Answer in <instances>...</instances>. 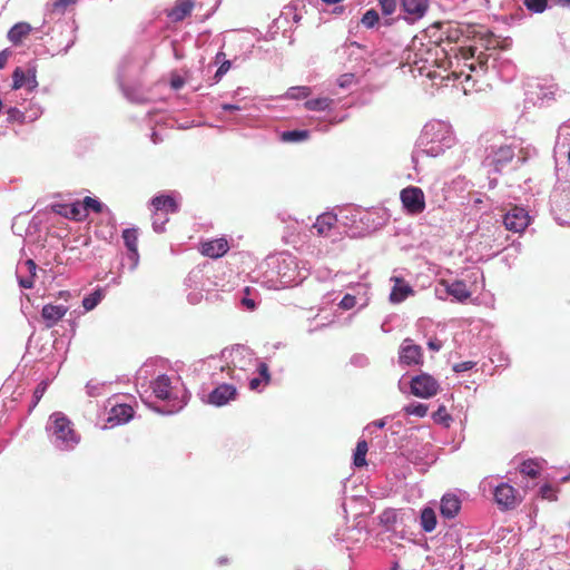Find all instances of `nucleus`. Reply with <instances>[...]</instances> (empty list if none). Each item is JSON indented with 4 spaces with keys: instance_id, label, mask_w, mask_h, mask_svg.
<instances>
[{
    "instance_id": "obj_1",
    "label": "nucleus",
    "mask_w": 570,
    "mask_h": 570,
    "mask_svg": "<svg viewBox=\"0 0 570 570\" xmlns=\"http://www.w3.org/2000/svg\"><path fill=\"white\" fill-rule=\"evenodd\" d=\"M176 374H156L153 365L144 364L136 374V386L141 400L150 406L151 396L167 401L168 407H155L161 414H174L187 404V391L183 389Z\"/></svg>"
},
{
    "instance_id": "obj_2",
    "label": "nucleus",
    "mask_w": 570,
    "mask_h": 570,
    "mask_svg": "<svg viewBox=\"0 0 570 570\" xmlns=\"http://www.w3.org/2000/svg\"><path fill=\"white\" fill-rule=\"evenodd\" d=\"M309 265L288 252L269 255L261 265L262 284L268 289H281L301 284L309 273Z\"/></svg>"
},
{
    "instance_id": "obj_3",
    "label": "nucleus",
    "mask_w": 570,
    "mask_h": 570,
    "mask_svg": "<svg viewBox=\"0 0 570 570\" xmlns=\"http://www.w3.org/2000/svg\"><path fill=\"white\" fill-rule=\"evenodd\" d=\"M225 360L229 377L237 382L244 383L249 375L259 374L265 384L271 382V373L267 363L256 357L253 350L245 345H235L232 348H225L222 352Z\"/></svg>"
},
{
    "instance_id": "obj_4",
    "label": "nucleus",
    "mask_w": 570,
    "mask_h": 570,
    "mask_svg": "<svg viewBox=\"0 0 570 570\" xmlns=\"http://www.w3.org/2000/svg\"><path fill=\"white\" fill-rule=\"evenodd\" d=\"M454 135L450 124L442 120H432L425 124L419 138L416 149L412 153V163L415 170L424 157H438L454 144Z\"/></svg>"
},
{
    "instance_id": "obj_5",
    "label": "nucleus",
    "mask_w": 570,
    "mask_h": 570,
    "mask_svg": "<svg viewBox=\"0 0 570 570\" xmlns=\"http://www.w3.org/2000/svg\"><path fill=\"white\" fill-rule=\"evenodd\" d=\"M445 50L435 42H429L428 45L413 43V48L409 51L406 57V65L410 67V72L415 76H425L434 79L438 77L436 68L442 67V58Z\"/></svg>"
},
{
    "instance_id": "obj_6",
    "label": "nucleus",
    "mask_w": 570,
    "mask_h": 570,
    "mask_svg": "<svg viewBox=\"0 0 570 570\" xmlns=\"http://www.w3.org/2000/svg\"><path fill=\"white\" fill-rule=\"evenodd\" d=\"M50 443L60 451H71L80 442L72 422L62 412H53L46 424Z\"/></svg>"
},
{
    "instance_id": "obj_7",
    "label": "nucleus",
    "mask_w": 570,
    "mask_h": 570,
    "mask_svg": "<svg viewBox=\"0 0 570 570\" xmlns=\"http://www.w3.org/2000/svg\"><path fill=\"white\" fill-rule=\"evenodd\" d=\"M485 141L490 144L484 147L482 166L489 174H500L514 158L517 146L507 142L501 135H493Z\"/></svg>"
},
{
    "instance_id": "obj_8",
    "label": "nucleus",
    "mask_w": 570,
    "mask_h": 570,
    "mask_svg": "<svg viewBox=\"0 0 570 570\" xmlns=\"http://www.w3.org/2000/svg\"><path fill=\"white\" fill-rule=\"evenodd\" d=\"M347 213L351 214L352 224H355L357 218L361 222L370 220V218L372 216V213L361 212L356 208L342 209V210H340L338 215L333 214V213H323V214L318 215V217L316 218V222L313 225V229L316 230V234L318 236H327L328 233L331 232V229L335 226V223L338 222V217L341 219H350V216L347 215Z\"/></svg>"
},
{
    "instance_id": "obj_9",
    "label": "nucleus",
    "mask_w": 570,
    "mask_h": 570,
    "mask_svg": "<svg viewBox=\"0 0 570 570\" xmlns=\"http://www.w3.org/2000/svg\"><path fill=\"white\" fill-rule=\"evenodd\" d=\"M139 66L136 63L135 59L130 56L125 57L118 69V83L122 90L124 96L131 102L142 104L146 101L144 94L138 87L127 85V80L131 75H135Z\"/></svg>"
},
{
    "instance_id": "obj_10",
    "label": "nucleus",
    "mask_w": 570,
    "mask_h": 570,
    "mask_svg": "<svg viewBox=\"0 0 570 570\" xmlns=\"http://www.w3.org/2000/svg\"><path fill=\"white\" fill-rule=\"evenodd\" d=\"M400 198L407 214L419 215L425 209V197L420 187L409 186L403 188Z\"/></svg>"
},
{
    "instance_id": "obj_11",
    "label": "nucleus",
    "mask_w": 570,
    "mask_h": 570,
    "mask_svg": "<svg viewBox=\"0 0 570 570\" xmlns=\"http://www.w3.org/2000/svg\"><path fill=\"white\" fill-rule=\"evenodd\" d=\"M489 485L490 490L493 492L494 500L497 504L501 509H513L517 504V490L510 485L509 483L502 482L497 485H491L487 479L483 480L481 487L485 490V487Z\"/></svg>"
},
{
    "instance_id": "obj_12",
    "label": "nucleus",
    "mask_w": 570,
    "mask_h": 570,
    "mask_svg": "<svg viewBox=\"0 0 570 570\" xmlns=\"http://www.w3.org/2000/svg\"><path fill=\"white\" fill-rule=\"evenodd\" d=\"M410 386L412 394L421 399L434 396L440 387L439 382L428 373L413 376Z\"/></svg>"
},
{
    "instance_id": "obj_13",
    "label": "nucleus",
    "mask_w": 570,
    "mask_h": 570,
    "mask_svg": "<svg viewBox=\"0 0 570 570\" xmlns=\"http://www.w3.org/2000/svg\"><path fill=\"white\" fill-rule=\"evenodd\" d=\"M503 224L508 230L521 233L530 224L529 213L521 206H513L504 214Z\"/></svg>"
},
{
    "instance_id": "obj_14",
    "label": "nucleus",
    "mask_w": 570,
    "mask_h": 570,
    "mask_svg": "<svg viewBox=\"0 0 570 570\" xmlns=\"http://www.w3.org/2000/svg\"><path fill=\"white\" fill-rule=\"evenodd\" d=\"M237 387L232 383H220L207 395L206 403L220 407L236 400Z\"/></svg>"
},
{
    "instance_id": "obj_15",
    "label": "nucleus",
    "mask_w": 570,
    "mask_h": 570,
    "mask_svg": "<svg viewBox=\"0 0 570 570\" xmlns=\"http://www.w3.org/2000/svg\"><path fill=\"white\" fill-rule=\"evenodd\" d=\"M401 8L404 13L403 19L414 23L425 16L429 0H401Z\"/></svg>"
},
{
    "instance_id": "obj_16",
    "label": "nucleus",
    "mask_w": 570,
    "mask_h": 570,
    "mask_svg": "<svg viewBox=\"0 0 570 570\" xmlns=\"http://www.w3.org/2000/svg\"><path fill=\"white\" fill-rule=\"evenodd\" d=\"M422 347L413 343L411 338H405L399 352V358L402 364L415 365L422 363Z\"/></svg>"
},
{
    "instance_id": "obj_17",
    "label": "nucleus",
    "mask_w": 570,
    "mask_h": 570,
    "mask_svg": "<svg viewBox=\"0 0 570 570\" xmlns=\"http://www.w3.org/2000/svg\"><path fill=\"white\" fill-rule=\"evenodd\" d=\"M109 404L111 405V409L107 417V423H109L110 426L125 424L132 419L134 409L130 405L124 403H111L110 400Z\"/></svg>"
},
{
    "instance_id": "obj_18",
    "label": "nucleus",
    "mask_w": 570,
    "mask_h": 570,
    "mask_svg": "<svg viewBox=\"0 0 570 570\" xmlns=\"http://www.w3.org/2000/svg\"><path fill=\"white\" fill-rule=\"evenodd\" d=\"M37 265L32 259H27L22 266L17 269V279L19 286L26 289L32 288L35 284Z\"/></svg>"
},
{
    "instance_id": "obj_19",
    "label": "nucleus",
    "mask_w": 570,
    "mask_h": 570,
    "mask_svg": "<svg viewBox=\"0 0 570 570\" xmlns=\"http://www.w3.org/2000/svg\"><path fill=\"white\" fill-rule=\"evenodd\" d=\"M68 312L65 305L46 304L41 309V317L48 328L55 326Z\"/></svg>"
},
{
    "instance_id": "obj_20",
    "label": "nucleus",
    "mask_w": 570,
    "mask_h": 570,
    "mask_svg": "<svg viewBox=\"0 0 570 570\" xmlns=\"http://www.w3.org/2000/svg\"><path fill=\"white\" fill-rule=\"evenodd\" d=\"M461 509V500L454 493H445L440 502L441 515L445 519H453Z\"/></svg>"
},
{
    "instance_id": "obj_21",
    "label": "nucleus",
    "mask_w": 570,
    "mask_h": 570,
    "mask_svg": "<svg viewBox=\"0 0 570 570\" xmlns=\"http://www.w3.org/2000/svg\"><path fill=\"white\" fill-rule=\"evenodd\" d=\"M228 243L225 238H217L205 242L202 245V253L212 258L222 257L228 250Z\"/></svg>"
},
{
    "instance_id": "obj_22",
    "label": "nucleus",
    "mask_w": 570,
    "mask_h": 570,
    "mask_svg": "<svg viewBox=\"0 0 570 570\" xmlns=\"http://www.w3.org/2000/svg\"><path fill=\"white\" fill-rule=\"evenodd\" d=\"M441 284L445 286V293L458 302H464L471 296V292L463 281H454L452 283L443 281Z\"/></svg>"
},
{
    "instance_id": "obj_23",
    "label": "nucleus",
    "mask_w": 570,
    "mask_h": 570,
    "mask_svg": "<svg viewBox=\"0 0 570 570\" xmlns=\"http://www.w3.org/2000/svg\"><path fill=\"white\" fill-rule=\"evenodd\" d=\"M151 206L155 212H165L167 213H177L179 210V205L175 200V198L170 195H158L153 197Z\"/></svg>"
},
{
    "instance_id": "obj_24",
    "label": "nucleus",
    "mask_w": 570,
    "mask_h": 570,
    "mask_svg": "<svg viewBox=\"0 0 570 570\" xmlns=\"http://www.w3.org/2000/svg\"><path fill=\"white\" fill-rule=\"evenodd\" d=\"M194 2L191 0H178L168 12V18L173 21H183L193 11Z\"/></svg>"
},
{
    "instance_id": "obj_25",
    "label": "nucleus",
    "mask_w": 570,
    "mask_h": 570,
    "mask_svg": "<svg viewBox=\"0 0 570 570\" xmlns=\"http://www.w3.org/2000/svg\"><path fill=\"white\" fill-rule=\"evenodd\" d=\"M413 293L412 287L400 278H395V284L390 293V302L397 304L407 298Z\"/></svg>"
},
{
    "instance_id": "obj_26",
    "label": "nucleus",
    "mask_w": 570,
    "mask_h": 570,
    "mask_svg": "<svg viewBox=\"0 0 570 570\" xmlns=\"http://www.w3.org/2000/svg\"><path fill=\"white\" fill-rule=\"evenodd\" d=\"M31 31V26L27 22H18L8 31V39L13 45H18Z\"/></svg>"
},
{
    "instance_id": "obj_27",
    "label": "nucleus",
    "mask_w": 570,
    "mask_h": 570,
    "mask_svg": "<svg viewBox=\"0 0 570 570\" xmlns=\"http://www.w3.org/2000/svg\"><path fill=\"white\" fill-rule=\"evenodd\" d=\"M420 524L424 532H432L435 529L436 514L432 508L425 507L424 509H422L420 515Z\"/></svg>"
},
{
    "instance_id": "obj_28",
    "label": "nucleus",
    "mask_w": 570,
    "mask_h": 570,
    "mask_svg": "<svg viewBox=\"0 0 570 570\" xmlns=\"http://www.w3.org/2000/svg\"><path fill=\"white\" fill-rule=\"evenodd\" d=\"M334 104V99L330 97H320L315 99L306 100L304 106L306 109L312 111H325L330 110Z\"/></svg>"
},
{
    "instance_id": "obj_29",
    "label": "nucleus",
    "mask_w": 570,
    "mask_h": 570,
    "mask_svg": "<svg viewBox=\"0 0 570 570\" xmlns=\"http://www.w3.org/2000/svg\"><path fill=\"white\" fill-rule=\"evenodd\" d=\"M83 207L86 208V216H88L89 212L94 213H106L109 216H112L111 210L102 204L99 199L92 197H85L82 200Z\"/></svg>"
},
{
    "instance_id": "obj_30",
    "label": "nucleus",
    "mask_w": 570,
    "mask_h": 570,
    "mask_svg": "<svg viewBox=\"0 0 570 570\" xmlns=\"http://www.w3.org/2000/svg\"><path fill=\"white\" fill-rule=\"evenodd\" d=\"M368 446L367 442L365 440H358L354 454H353V464L356 468H362L366 465V453H367Z\"/></svg>"
},
{
    "instance_id": "obj_31",
    "label": "nucleus",
    "mask_w": 570,
    "mask_h": 570,
    "mask_svg": "<svg viewBox=\"0 0 570 570\" xmlns=\"http://www.w3.org/2000/svg\"><path fill=\"white\" fill-rule=\"evenodd\" d=\"M357 83L358 80L353 72L343 73L336 79V86L344 91L353 90Z\"/></svg>"
},
{
    "instance_id": "obj_32",
    "label": "nucleus",
    "mask_w": 570,
    "mask_h": 570,
    "mask_svg": "<svg viewBox=\"0 0 570 570\" xmlns=\"http://www.w3.org/2000/svg\"><path fill=\"white\" fill-rule=\"evenodd\" d=\"M380 524L385 528L386 531H391L394 529V525L397 521V511L395 509H385L379 515Z\"/></svg>"
},
{
    "instance_id": "obj_33",
    "label": "nucleus",
    "mask_w": 570,
    "mask_h": 570,
    "mask_svg": "<svg viewBox=\"0 0 570 570\" xmlns=\"http://www.w3.org/2000/svg\"><path fill=\"white\" fill-rule=\"evenodd\" d=\"M105 293L101 288L95 289L89 295L82 298V307L89 312L92 311L104 298Z\"/></svg>"
},
{
    "instance_id": "obj_34",
    "label": "nucleus",
    "mask_w": 570,
    "mask_h": 570,
    "mask_svg": "<svg viewBox=\"0 0 570 570\" xmlns=\"http://www.w3.org/2000/svg\"><path fill=\"white\" fill-rule=\"evenodd\" d=\"M309 137L308 130H286L281 135V140L284 142H301Z\"/></svg>"
},
{
    "instance_id": "obj_35",
    "label": "nucleus",
    "mask_w": 570,
    "mask_h": 570,
    "mask_svg": "<svg viewBox=\"0 0 570 570\" xmlns=\"http://www.w3.org/2000/svg\"><path fill=\"white\" fill-rule=\"evenodd\" d=\"M21 108L24 111L26 124L36 121L43 112L42 107L33 101H30L28 107L22 106Z\"/></svg>"
},
{
    "instance_id": "obj_36",
    "label": "nucleus",
    "mask_w": 570,
    "mask_h": 570,
    "mask_svg": "<svg viewBox=\"0 0 570 570\" xmlns=\"http://www.w3.org/2000/svg\"><path fill=\"white\" fill-rule=\"evenodd\" d=\"M540 463L538 460L529 459L524 460L520 465V472L527 476H530L532 479L537 478L540 470Z\"/></svg>"
},
{
    "instance_id": "obj_37",
    "label": "nucleus",
    "mask_w": 570,
    "mask_h": 570,
    "mask_svg": "<svg viewBox=\"0 0 570 570\" xmlns=\"http://www.w3.org/2000/svg\"><path fill=\"white\" fill-rule=\"evenodd\" d=\"M122 239L127 250L138 249V229L126 228L122 230Z\"/></svg>"
},
{
    "instance_id": "obj_38",
    "label": "nucleus",
    "mask_w": 570,
    "mask_h": 570,
    "mask_svg": "<svg viewBox=\"0 0 570 570\" xmlns=\"http://www.w3.org/2000/svg\"><path fill=\"white\" fill-rule=\"evenodd\" d=\"M27 78V90L33 91L38 87L37 81V66L33 61H30L24 67Z\"/></svg>"
},
{
    "instance_id": "obj_39",
    "label": "nucleus",
    "mask_w": 570,
    "mask_h": 570,
    "mask_svg": "<svg viewBox=\"0 0 570 570\" xmlns=\"http://www.w3.org/2000/svg\"><path fill=\"white\" fill-rule=\"evenodd\" d=\"M68 219L73 220H83L86 216V208L83 207L82 202H75L69 204Z\"/></svg>"
},
{
    "instance_id": "obj_40",
    "label": "nucleus",
    "mask_w": 570,
    "mask_h": 570,
    "mask_svg": "<svg viewBox=\"0 0 570 570\" xmlns=\"http://www.w3.org/2000/svg\"><path fill=\"white\" fill-rule=\"evenodd\" d=\"M106 386H107V384L105 382H98V381L91 380L86 384L87 395L90 397L101 396L105 393Z\"/></svg>"
},
{
    "instance_id": "obj_41",
    "label": "nucleus",
    "mask_w": 570,
    "mask_h": 570,
    "mask_svg": "<svg viewBox=\"0 0 570 570\" xmlns=\"http://www.w3.org/2000/svg\"><path fill=\"white\" fill-rule=\"evenodd\" d=\"M428 405L420 402H412L404 407V412L407 415H414L417 417H424L428 413Z\"/></svg>"
},
{
    "instance_id": "obj_42",
    "label": "nucleus",
    "mask_w": 570,
    "mask_h": 570,
    "mask_svg": "<svg viewBox=\"0 0 570 570\" xmlns=\"http://www.w3.org/2000/svg\"><path fill=\"white\" fill-rule=\"evenodd\" d=\"M311 95V88L307 87V86H296V87H291L288 88V90L286 91V98L288 99H295V100H298V99H302V98H306Z\"/></svg>"
},
{
    "instance_id": "obj_43",
    "label": "nucleus",
    "mask_w": 570,
    "mask_h": 570,
    "mask_svg": "<svg viewBox=\"0 0 570 570\" xmlns=\"http://www.w3.org/2000/svg\"><path fill=\"white\" fill-rule=\"evenodd\" d=\"M22 87H27L24 67H17L12 72V89L18 90Z\"/></svg>"
},
{
    "instance_id": "obj_44",
    "label": "nucleus",
    "mask_w": 570,
    "mask_h": 570,
    "mask_svg": "<svg viewBox=\"0 0 570 570\" xmlns=\"http://www.w3.org/2000/svg\"><path fill=\"white\" fill-rule=\"evenodd\" d=\"M47 387H48V382L47 381H41L36 386V389L33 391V394H32L31 403L29 404V409H28L29 412H32L33 409L38 405V403L42 399L45 392L47 391Z\"/></svg>"
},
{
    "instance_id": "obj_45",
    "label": "nucleus",
    "mask_w": 570,
    "mask_h": 570,
    "mask_svg": "<svg viewBox=\"0 0 570 570\" xmlns=\"http://www.w3.org/2000/svg\"><path fill=\"white\" fill-rule=\"evenodd\" d=\"M432 417L435 423L442 424L446 428H449L450 423L452 422V417L446 412V409L444 405H440L439 409L433 413Z\"/></svg>"
},
{
    "instance_id": "obj_46",
    "label": "nucleus",
    "mask_w": 570,
    "mask_h": 570,
    "mask_svg": "<svg viewBox=\"0 0 570 570\" xmlns=\"http://www.w3.org/2000/svg\"><path fill=\"white\" fill-rule=\"evenodd\" d=\"M362 49V46L356 41L345 42L341 48L337 49V53L352 58L357 55V51Z\"/></svg>"
},
{
    "instance_id": "obj_47",
    "label": "nucleus",
    "mask_w": 570,
    "mask_h": 570,
    "mask_svg": "<svg viewBox=\"0 0 570 570\" xmlns=\"http://www.w3.org/2000/svg\"><path fill=\"white\" fill-rule=\"evenodd\" d=\"M76 2H77V0H51L50 2H48L46 4V10L48 12H56V11L63 12L68 6L75 4Z\"/></svg>"
},
{
    "instance_id": "obj_48",
    "label": "nucleus",
    "mask_w": 570,
    "mask_h": 570,
    "mask_svg": "<svg viewBox=\"0 0 570 570\" xmlns=\"http://www.w3.org/2000/svg\"><path fill=\"white\" fill-rule=\"evenodd\" d=\"M361 22L364 27L371 29L379 24L380 16L377 11H375L374 9H370L363 14Z\"/></svg>"
},
{
    "instance_id": "obj_49",
    "label": "nucleus",
    "mask_w": 570,
    "mask_h": 570,
    "mask_svg": "<svg viewBox=\"0 0 570 570\" xmlns=\"http://www.w3.org/2000/svg\"><path fill=\"white\" fill-rule=\"evenodd\" d=\"M523 4L532 13H542L548 8V0H524Z\"/></svg>"
},
{
    "instance_id": "obj_50",
    "label": "nucleus",
    "mask_w": 570,
    "mask_h": 570,
    "mask_svg": "<svg viewBox=\"0 0 570 570\" xmlns=\"http://www.w3.org/2000/svg\"><path fill=\"white\" fill-rule=\"evenodd\" d=\"M139 264L138 249L127 250L124 257L122 266H128L129 271H135Z\"/></svg>"
},
{
    "instance_id": "obj_51",
    "label": "nucleus",
    "mask_w": 570,
    "mask_h": 570,
    "mask_svg": "<svg viewBox=\"0 0 570 570\" xmlns=\"http://www.w3.org/2000/svg\"><path fill=\"white\" fill-rule=\"evenodd\" d=\"M8 121H17L19 124H26L24 111L20 107H11L7 110Z\"/></svg>"
},
{
    "instance_id": "obj_52",
    "label": "nucleus",
    "mask_w": 570,
    "mask_h": 570,
    "mask_svg": "<svg viewBox=\"0 0 570 570\" xmlns=\"http://www.w3.org/2000/svg\"><path fill=\"white\" fill-rule=\"evenodd\" d=\"M240 306L246 311H254L257 306L255 298L250 297L248 287L244 289V296L240 298Z\"/></svg>"
},
{
    "instance_id": "obj_53",
    "label": "nucleus",
    "mask_w": 570,
    "mask_h": 570,
    "mask_svg": "<svg viewBox=\"0 0 570 570\" xmlns=\"http://www.w3.org/2000/svg\"><path fill=\"white\" fill-rule=\"evenodd\" d=\"M539 493L542 499H547L549 501H556L557 500V491L556 489L550 484H543L539 489Z\"/></svg>"
},
{
    "instance_id": "obj_54",
    "label": "nucleus",
    "mask_w": 570,
    "mask_h": 570,
    "mask_svg": "<svg viewBox=\"0 0 570 570\" xmlns=\"http://www.w3.org/2000/svg\"><path fill=\"white\" fill-rule=\"evenodd\" d=\"M382 13L384 16H391L396 9V0H379Z\"/></svg>"
},
{
    "instance_id": "obj_55",
    "label": "nucleus",
    "mask_w": 570,
    "mask_h": 570,
    "mask_svg": "<svg viewBox=\"0 0 570 570\" xmlns=\"http://www.w3.org/2000/svg\"><path fill=\"white\" fill-rule=\"evenodd\" d=\"M230 66H232V62L229 60H224L220 63V66L218 67V69L216 70V72L214 75V82L215 83L220 81L223 76L230 69Z\"/></svg>"
},
{
    "instance_id": "obj_56",
    "label": "nucleus",
    "mask_w": 570,
    "mask_h": 570,
    "mask_svg": "<svg viewBox=\"0 0 570 570\" xmlns=\"http://www.w3.org/2000/svg\"><path fill=\"white\" fill-rule=\"evenodd\" d=\"M357 304L356 296L352 294H345L340 302V306L343 309H351Z\"/></svg>"
},
{
    "instance_id": "obj_57",
    "label": "nucleus",
    "mask_w": 570,
    "mask_h": 570,
    "mask_svg": "<svg viewBox=\"0 0 570 570\" xmlns=\"http://www.w3.org/2000/svg\"><path fill=\"white\" fill-rule=\"evenodd\" d=\"M168 218L166 216L158 218V214L155 213L153 220V229L156 233H163L165 230V225L167 224Z\"/></svg>"
},
{
    "instance_id": "obj_58",
    "label": "nucleus",
    "mask_w": 570,
    "mask_h": 570,
    "mask_svg": "<svg viewBox=\"0 0 570 570\" xmlns=\"http://www.w3.org/2000/svg\"><path fill=\"white\" fill-rule=\"evenodd\" d=\"M351 364L355 367H365L370 364V361L364 354H355L351 357Z\"/></svg>"
},
{
    "instance_id": "obj_59",
    "label": "nucleus",
    "mask_w": 570,
    "mask_h": 570,
    "mask_svg": "<svg viewBox=\"0 0 570 570\" xmlns=\"http://www.w3.org/2000/svg\"><path fill=\"white\" fill-rule=\"evenodd\" d=\"M220 108L224 110V111H242V110H246L247 109V104L246 102H235V104H222Z\"/></svg>"
},
{
    "instance_id": "obj_60",
    "label": "nucleus",
    "mask_w": 570,
    "mask_h": 570,
    "mask_svg": "<svg viewBox=\"0 0 570 570\" xmlns=\"http://www.w3.org/2000/svg\"><path fill=\"white\" fill-rule=\"evenodd\" d=\"M476 365L473 361H464L453 365V371L455 373H462L472 370Z\"/></svg>"
},
{
    "instance_id": "obj_61",
    "label": "nucleus",
    "mask_w": 570,
    "mask_h": 570,
    "mask_svg": "<svg viewBox=\"0 0 570 570\" xmlns=\"http://www.w3.org/2000/svg\"><path fill=\"white\" fill-rule=\"evenodd\" d=\"M51 210L55 213V214H58L62 217H66L68 218V212H69V204H60V203H56V204H52L50 206Z\"/></svg>"
},
{
    "instance_id": "obj_62",
    "label": "nucleus",
    "mask_w": 570,
    "mask_h": 570,
    "mask_svg": "<svg viewBox=\"0 0 570 570\" xmlns=\"http://www.w3.org/2000/svg\"><path fill=\"white\" fill-rule=\"evenodd\" d=\"M245 382H248V387L253 391L258 390L262 383L265 384V380L259 374L257 376L249 375V379Z\"/></svg>"
},
{
    "instance_id": "obj_63",
    "label": "nucleus",
    "mask_w": 570,
    "mask_h": 570,
    "mask_svg": "<svg viewBox=\"0 0 570 570\" xmlns=\"http://www.w3.org/2000/svg\"><path fill=\"white\" fill-rule=\"evenodd\" d=\"M200 276H202V269H199V268L193 269L188 274V276L185 281L186 285L191 286V285L196 284Z\"/></svg>"
},
{
    "instance_id": "obj_64",
    "label": "nucleus",
    "mask_w": 570,
    "mask_h": 570,
    "mask_svg": "<svg viewBox=\"0 0 570 570\" xmlns=\"http://www.w3.org/2000/svg\"><path fill=\"white\" fill-rule=\"evenodd\" d=\"M386 424L385 419L376 420L365 426L364 431H371V429H383Z\"/></svg>"
}]
</instances>
